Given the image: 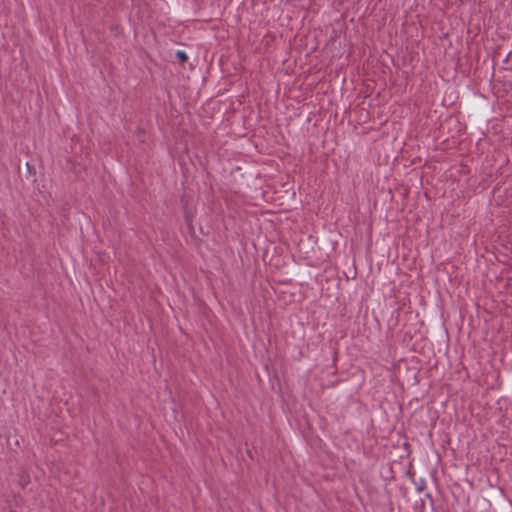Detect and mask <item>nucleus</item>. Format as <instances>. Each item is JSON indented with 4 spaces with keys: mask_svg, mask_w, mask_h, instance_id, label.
<instances>
[{
    "mask_svg": "<svg viewBox=\"0 0 512 512\" xmlns=\"http://www.w3.org/2000/svg\"><path fill=\"white\" fill-rule=\"evenodd\" d=\"M176 56L181 62H185L188 59V56L184 51H177Z\"/></svg>",
    "mask_w": 512,
    "mask_h": 512,
    "instance_id": "1",
    "label": "nucleus"
},
{
    "mask_svg": "<svg viewBox=\"0 0 512 512\" xmlns=\"http://www.w3.org/2000/svg\"><path fill=\"white\" fill-rule=\"evenodd\" d=\"M29 482V479H28V476L27 475H22L20 477V484L22 487H25Z\"/></svg>",
    "mask_w": 512,
    "mask_h": 512,
    "instance_id": "2",
    "label": "nucleus"
}]
</instances>
